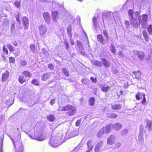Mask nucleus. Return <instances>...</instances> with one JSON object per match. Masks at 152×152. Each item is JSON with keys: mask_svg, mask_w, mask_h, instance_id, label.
Masks as SVG:
<instances>
[{"mask_svg": "<svg viewBox=\"0 0 152 152\" xmlns=\"http://www.w3.org/2000/svg\"><path fill=\"white\" fill-rule=\"evenodd\" d=\"M80 50V52L83 55H85L86 53L84 51V50L83 48V49H80L79 50Z\"/></svg>", "mask_w": 152, "mask_h": 152, "instance_id": "59", "label": "nucleus"}, {"mask_svg": "<svg viewBox=\"0 0 152 152\" xmlns=\"http://www.w3.org/2000/svg\"><path fill=\"white\" fill-rule=\"evenodd\" d=\"M121 105L120 104H117L113 105L111 106V108L113 110H118L121 109Z\"/></svg>", "mask_w": 152, "mask_h": 152, "instance_id": "21", "label": "nucleus"}, {"mask_svg": "<svg viewBox=\"0 0 152 152\" xmlns=\"http://www.w3.org/2000/svg\"><path fill=\"white\" fill-rule=\"evenodd\" d=\"M20 65L22 66H25L27 64V62L24 60H21L20 61Z\"/></svg>", "mask_w": 152, "mask_h": 152, "instance_id": "46", "label": "nucleus"}, {"mask_svg": "<svg viewBox=\"0 0 152 152\" xmlns=\"http://www.w3.org/2000/svg\"><path fill=\"white\" fill-rule=\"evenodd\" d=\"M14 4L15 5L16 7L18 8L20 6V4L18 2H16Z\"/></svg>", "mask_w": 152, "mask_h": 152, "instance_id": "64", "label": "nucleus"}, {"mask_svg": "<svg viewBox=\"0 0 152 152\" xmlns=\"http://www.w3.org/2000/svg\"><path fill=\"white\" fill-rule=\"evenodd\" d=\"M37 138L36 139V140L40 141H42L44 139V137H37Z\"/></svg>", "mask_w": 152, "mask_h": 152, "instance_id": "61", "label": "nucleus"}, {"mask_svg": "<svg viewBox=\"0 0 152 152\" xmlns=\"http://www.w3.org/2000/svg\"><path fill=\"white\" fill-rule=\"evenodd\" d=\"M66 106L64 107H61L59 106L58 108V110L61 111H66Z\"/></svg>", "mask_w": 152, "mask_h": 152, "instance_id": "38", "label": "nucleus"}, {"mask_svg": "<svg viewBox=\"0 0 152 152\" xmlns=\"http://www.w3.org/2000/svg\"><path fill=\"white\" fill-rule=\"evenodd\" d=\"M132 73L134 74L136 79H138L140 78L141 74L140 71L133 72Z\"/></svg>", "mask_w": 152, "mask_h": 152, "instance_id": "22", "label": "nucleus"}, {"mask_svg": "<svg viewBox=\"0 0 152 152\" xmlns=\"http://www.w3.org/2000/svg\"><path fill=\"white\" fill-rule=\"evenodd\" d=\"M87 146L88 150L86 152H90L92 150L93 148V145H92V140H89L87 142Z\"/></svg>", "mask_w": 152, "mask_h": 152, "instance_id": "15", "label": "nucleus"}, {"mask_svg": "<svg viewBox=\"0 0 152 152\" xmlns=\"http://www.w3.org/2000/svg\"><path fill=\"white\" fill-rule=\"evenodd\" d=\"M109 115L110 116L111 118H116L117 117V115L114 113H109Z\"/></svg>", "mask_w": 152, "mask_h": 152, "instance_id": "48", "label": "nucleus"}, {"mask_svg": "<svg viewBox=\"0 0 152 152\" xmlns=\"http://www.w3.org/2000/svg\"><path fill=\"white\" fill-rule=\"evenodd\" d=\"M9 60L10 62L12 63H14L15 62V59L14 58L12 57H10Z\"/></svg>", "mask_w": 152, "mask_h": 152, "instance_id": "49", "label": "nucleus"}, {"mask_svg": "<svg viewBox=\"0 0 152 152\" xmlns=\"http://www.w3.org/2000/svg\"><path fill=\"white\" fill-rule=\"evenodd\" d=\"M137 56L138 59L140 60H143L145 58V53L143 52L138 51L137 52Z\"/></svg>", "mask_w": 152, "mask_h": 152, "instance_id": "11", "label": "nucleus"}, {"mask_svg": "<svg viewBox=\"0 0 152 152\" xmlns=\"http://www.w3.org/2000/svg\"><path fill=\"white\" fill-rule=\"evenodd\" d=\"M142 94L140 93H138L136 95V98L137 100H140V96H142Z\"/></svg>", "mask_w": 152, "mask_h": 152, "instance_id": "44", "label": "nucleus"}, {"mask_svg": "<svg viewBox=\"0 0 152 152\" xmlns=\"http://www.w3.org/2000/svg\"><path fill=\"white\" fill-rule=\"evenodd\" d=\"M40 34L43 36L45 34L47 31V27L43 25H41L39 27Z\"/></svg>", "mask_w": 152, "mask_h": 152, "instance_id": "5", "label": "nucleus"}, {"mask_svg": "<svg viewBox=\"0 0 152 152\" xmlns=\"http://www.w3.org/2000/svg\"><path fill=\"white\" fill-rule=\"evenodd\" d=\"M81 120H78L76 122L75 125L77 126H79L81 123Z\"/></svg>", "mask_w": 152, "mask_h": 152, "instance_id": "57", "label": "nucleus"}, {"mask_svg": "<svg viewBox=\"0 0 152 152\" xmlns=\"http://www.w3.org/2000/svg\"><path fill=\"white\" fill-rule=\"evenodd\" d=\"M81 82L83 84H85L86 83V80L84 79H82L81 80Z\"/></svg>", "mask_w": 152, "mask_h": 152, "instance_id": "63", "label": "nucleus"}, {"mask_svg": "<svg viewBox=\"0 0 152 152\" xmlns=\"http://www.w3.org/2000/svg\"><path fill=\"white\" fill-rule=\"evenodd\" d=\"M61 137L58 134L56 136H52L51 137L50 142V145L53 147H56L61 145Z\"/></svg>", "mask_w": 152, "mask_h": 152, "instance_id": "2", "label": "nucleus"}, {"mask_svg": "<svg viewBox=\"0 0 152 152\" xmlns=\"http://www.w3.org/2000/svg\"><path fill=\"white\" fill-rule=\"evenodd\" d=\"M101 129L100 130V131L98 132L97 133V136L98 138H99L101 137L102 135L104 134V133L102 132H101Z\"/></svg>", "mask_w": 152, "mask_h": 152, "instance_id": "45", "label": "nucleus"}, {"mask_svg": "<svg viewBox=\"0 0 152 152\" xmlns=\"http://www.w3.org/2000/svg\"><path fill=\"white\" fill-rule=\"evenodd\" d=\"M47 119L50 121H53L55 119V116L53 115L50 114L47 116Z\"/></svg>", "mask_w": 152, "mask_h": 152, "instance_id": "24", "label": "nucleus"}, {"mask_svg": "<svg viewBox=\"0 0 152 152\" xmlns=\"http://www.w3.org/2000/svg\"><path fill=\"white\" fill-rule=\"evenodd\" d=\"M18 80L19 82L21 84H23L24 82L26 81V79L23 76H20L19 77Z\"/></svg>", "mask_w": 152, "mask_h": 152, "instance_id": "26", "label": "nucleus"}, {"mask_svg": "<svg viewBox=\"0 0 152 152\" xmlns=\"http://www.w3.org/2000/svg\"><path fill=\"white\" fill-rule=\"evenodd\" d=\"M48 67L51 70L54 69V66L52 64H49L48 65Z\"/></svg>", "mask_w": 152, "mask_h": 152, "instance_id": "53", "label": "nucleus"}, {"mask_svg": "<svg viewBox=\"0 0 152 152\" xmlns=\"http://www.w3.org/2000/svg\"><path fill=\"white\" fill-rule=\"evenodd\" d=\"M95 99L94 98L91 97L89 99V104L90 105L93 106L94 103Z\"/></svg>", "mask_w": 152, "mask_h": 152, "instance_id": "34", "label": "nucleus"}, {"mask_svg": "<svg viewBox=\"0 0 152 152\" xmlns=\"http://www.w3.org/2000/svg\"><path fill=\"white\" fill-rule=\"evenodd\" d=\"M22 20L23 23V25L25 27V29L28 28V18L26 17H23L22 18Z\"/></svg>", "mask_w": 152, "mask_h": 152, "instance_id": "17", "label": "nucleus"}, {"mask_svg": "<svg viewBox=\"0 0 152 152\" xmlns=\"http://www.w3.org/2000/svg\"><path fill=\"white\" fill-rule=\"evenodd\" d=\"M140 14L138 12H136L134 14V17H135L134 18H136L137 19L139 20V19Z\"/></svg>", "mask_w": 152, "mask_h": 152, "instance_id": "47", "label": "nucleus"}, {"mask_svg": "<svg viewBox=\"0 0 152 152\" xmlns=\"http://www.w3.org/2000/svg\"><path fill=\"white\" fill-rule=\"evenodd\" d=\"M139 140L141 141H143V133L140 132L138 136Z\"/></svg>", "mask_w": 152, "mask_h": 152, "instance_id": "36", "label": "nucleus"}, {"mask_svg": "<svg viewBox=\"0 0 152 152\" xmlns=\"http://www.w3.org/2000/svg\"><path fill=\"white\" fill-rule=\"evenodd\" d=\"M43 17L47 23H50V16L48 12H44L43 14Z\"/></svg>", "mask_w": 152, "mask_h": 152, "instance_id": "12", "label": "nucleus"}, {"mask_svg": "<svg viewBox=\"0 0 152 152\" xmlns=\"http://www.w3.org/2000/svg\"><path fill=\"white\" fill-rule=\"evenodd\" d=\"M20 15L18 13L17 15L15 16L16 20L17 22L19 23H20V21L19 19V18L20 17Z\"/></svg>", "mask_w": 152, "mask_h": 152, "instance_id": "41", "label": "nucleus"}, {"mask_svg": "<svg viewBox=\"0 0 152 152\" xmlns=\"http://www.w3.org/2000/svg\"><path fill=\"white\" fill-rule=\"evenodd\" d=\"M112 126L111 124L108 125L104 127H103L101 129V132H102L104 134H107L112 129Z\"/></svg>", "mask_w": 152, "mask_h": 152, "instance_id": "6", "label": "nucleus"}, {"mask_svg": "<svg viewBox=\"0 0 152 152\" xmlns=\"http://www.w3.org/2000/svg\"><path fill=\"white\" fill-rule=\"evenodd\" d=\"M128 130L127 129H125L124 130H122L121 132V134L122 135H125L128 132Z\"/></svg>", "mask_w": 152, "mask_h": 152, "instance_id": "51", "label": "nucleus"}, {"mask_svg": "<svg viewBox=\"0 0 152 152\" xmlns=\"http://www.w3.org/2000/svg\"><path fill=\"white\" fill-rule=\"evenodd\" d=\"M146 126L149 130L152 131V121H148L147 122Z\"/></svg>", "mask_w": 152, "mask_h": 152, "instance_id": "25", "label": "nucleus"}, {"mask_svg": "<svg viewBox=\"0 0 152 152\" xmlns=\"http://www.w3.org/2000/svg\"><path fill=\"white\" fill-rule=\"evenodd\" d=\"M118 54L121 57H122L124 56V55L121 51H119L118 52Z\"/></svg>", "mask_w": 152, "mask_h": 152, "instance_id": "62", "label": "nucleus"}, {"mask_svg": "<svg viewBox=\"0 0 152 152\" xmlns=\"http://www.w3.org/2000/svg\"><path fill=\"white\" fill-rule=\"evenodd\" d=\"M77 47L79 48V50L82 49H83V48L82 43L78 40L77 41Z\"/></svg>", "mask_w": 152, "mask_h": 152, "instance_id": "28", "label": "nucleus"}, {"mask_svg": "<svg viewBox=\"0 0 152 152\" xmlns=\"http://www.w3.org/2000/svg\"><path fill=\"white\" fill-rule=\"evenodd\" d=\"M58 12L57 11H55L54 12H52L53 20L55 23H57V18L58 17Z\"/></svg>", "mask_w": 152, "mask_h": 152, "instance_id": "19", "label": "nucleus"}, {"mask_svg": "<svg viewBox=\"0 0 152 152\" xmlns=\"http://www.w3.org/2000/svg\"><path fill=\"white\" fill-rule=\"evenodd\" d=\"M110 88V87L108 86L104 85V86L101 87L102 90L104 92L107 91Z\"/></svg>", "mask_w": 152, "mask_h": 152, "instance_id": "30", "label": "nucleus"}, {"mask_svg": "<svg viewBox=\"0 0 152 152\" xmlns=\"http://www.w3.org/2000/svg\"><path fill=\"white\" fill-rule=\"evenodd\" d=\"M90 79L92 81V82H94V83H96L97 80L96 78H94L92 77H90Z\"/></svg>", "mask_w": 152, "mask_h": 152, "instance_id": "56", "label": "nucleus"}, {"mask_svg": "<svg viewBox=\"0 0 152 152\" xmlns=\"http://www.w3.org/2000/svg\"><path fill=\"white\" fill-rule=\"evenodd\" d=\"M101 62L102 64H103V65L106 68H109L111 65L110 62L107 59L104 58H102Z\"/></svg>", "mask_w": 152, "mask_h": 152, "instance_id": "14", "label": "nucleus"}, {"mask_svg": "<svg viewBox=\"0 0 152 152\" xmlns=\"http://www.w3.org/2000/svg\"><path fill=\"white\" fill-rule=\"evenodd\" d=\"M130 21L131 25L134 28H137L140 25V22H138V19L136 18H133L132 19H130Z\"/></svg>", "mask_w": 152, "mask_h": 152, "instance_id": "4", "label": "nucleus"}, {"mask_svg": "<svg viewBox=\"0 0 152 152\" xmlns=\"http://www.w3.org/2000/svg\"><path fill=\"white\" fill-rule=\"evenodd\" d=\"M31 83L36 85H38V83L37 80L34 79L31 81Z\"/></svg>", "mask_w": 152, "mask_h": 152, "instance_id": "52", "label": "nucleus"}, {"mask_svg": "<svg viewBox=\"0 0 152 152\" xmlns=\"http://www.w3.org/2000/svg\"><path fill=\"white\" fill-rule=\"evenodd\" d=\"M2 142L3 140H1V142L0 143V152H2Z\"/></svg>", "mask_w": 152, "mask_h": 152, "instance_id": "60", "label": "nucleus"}, {"mask_svg": "<svg viewBox=\"0 0 152 152\" xmlns=\"http://www.w3.org/2000/svg\"><path fill=\"white\" fill-rule=\"evenodd\" d=\"M96 20L97 18L96 17H94L93 18V24L96 28L98 26L97 23L96 22Z\"/></svg>", "mask_w": 152, "mask_h": 152, "instance_id": "37", "label": "nucleus"}, {"mask_svg": "<svg viewBox=\"0 0 152 152\" xmlns=\"http://www.w3.org/2000/svg\"><path fill=\"white\" fill-rule=\"evenodd\" d=\"M9 76V72L7 71H6L2 75V80L3 82L6 81Z\"/></svg>", "mask_w": 152, "mask_h": 152, "instance_id": "10", "label": "nucleus"}, {"mask_svg": "<svg viewBox=\"0 0 152 152\" xmlns=\"http://www.w3.org/2000/svg\"><path fill=\"white\" fill-rule=\"evenodd\" d=\"M66 111H68L67 113L68 115H72L76 113V109L74 106L67 105L66 106Z\"/></svg>", "mask_w": 152, "mask_h": 152, "instance_id": "3", "label": "nucleus"}, {"mask_svg": "<svg viewBox=\"0 0 152 152\" xmlns=\"http://www.w3.org/2000/svg\"><path fill=\"white\" fill-rule=\"evenodd\" d=\"M103 145V141L99 142L96 145L95 148V152H99L102 149Z\"/></svg>", "mask_w": 152, "mask_h": 152, "instance_id": "8", "label": "nucleus"}, {"mask_svg": "<svg viewBox=\"0 0 152 152\" xmlns=\"http://www.w3.org/2000/svg\"><path fill=\"white\" fill-rule=\"evenodd\" d=\"M64 44L66 46V48L67 50H68L69 48V44L66 41H65L64 42Z\"/></svg>", "mask_w": 152, "mask_h": 152, "instance_id": "50", "label": "nucleus"}, {"mask_svg": "<svg viewBox=\"0 0 152 152\" xmlns=\"http://www.w3.org/2000/svg\"><path fill=\"white\" fill-rule=\"evenodd\" d=\"M78 133L77 130L74 131L72 132L71 133V135L72 137H74L78 135Z\"/></svg>", "mask_w": 152, "mask_h": 152, "instance_id": "32", "label": "nucleus"}, {"mask_svg": "<svg viewBox=\"0 0 152 152\" xmlns=\"http://www.w3.org/2000/svg\"><path fill=\"white\" fill-rule=\"evenodd\" d=\"M128 13L129 15V18L130 20V19H132L133 18V11L132 10H130L128 12Z\"/></svg>", "mask_w": 152, "mask_h": 152, "instance_id": "29", "label": "nucleus"}, {"mask_svg": "<svg viewBox=\"0 0 152 152\" xmlns=\"http://www.w3.org/2000/svg\"><path fill=\"white\" fill-rule=\"evenodd\" d=\"M103 33L104 36L105 37L107 41L109 40V36L108 35L107 32L105 30L103 31Z\"/></svg>", "mask_w": 152, "mask_h": 152, "instance_id": "39", "label": "nucleus"}, {"mask_svg": "<svg viewBox=\"0 0 152 152\" xmlns=\"http://www.w3.org/2000/svg\"><path fill=\"white\" fill-rule=\"evenodd\" d=\"M92 64L96 66L101 67L102 66V62L98 60H94L91 61Z\"/></svg>", "mask_w": 152, "mask_h": 152, "instance_id": "18", "label": "nucleus"}, {"mask_svg": "<svg viewBox=\"0 0 152 152\" xmlns=\"http://www.w3.org/2000/svg\"><path fill=\"white\" fill-rule=\"evenodd\" d=\"M3 50L4 53L5 52L6 53V54L7 55L8 54V50H7V49L5 48L4 46H3Z\"/></svg>", "mask_w": 152, "mask_h": 152, "instance_id": "54", "label": "nucleus"}, {"mask_svg": "<svg viewBox=\"0 0 152 152\" xmlns=\"http://www.w3.org/2000/svg\"><path fill=\"white\" fill-rule=\"evenodd\" d=\"M111 125L112 126V129L113 128L114 130L116 131H118L122 126V124L120 123H116L114 124H111Z\"/></svg>", "mask_w": 152, "mask_h": 152, "instance_id": "13", "label": "nucleus"}, {"mask_svg": "<svg viewBox=\"0 0 152 152\" xmlns=\"http://www.w3.org/2000/svg\"><path fill=\"white\" fill-rule=\"evenodd\" d=\"M142 95L143 96V99L142 101V104H145V103L146 102V99L145 96V94L144 93L142 94Z\"/></svg>", "mask_w": 152, "mask_h": 152, "instance_id": "43", "label": "nucleus"}, {"mask_svg": "<svg viewBox=\"0 0 152 152\" xmlns=\"http://www.w3.org/2000/svg\"><path fill=\"white\" fill-rule=\"evenodd\" d=\"M115 141V137L113 135L110 136L108 138L107 143L109 145L113 144Z\"/></svg>", "mask_w": 152, "mask_h": 152, "instance_id": "7", "label": "nucleus"}, {"mask_svg": "<svg viewBox=\"0 0 152 152\" xmlns=\"http://www.w3.org/2000/svg\"><path fill=\"white\" fill-rule=\"evenodd\" d=\"M62 71L65 75L66 76L68 77L69 75V74L66 69L65 68H61Z\"/></svg>", "mask_w": 152, "mask_h": 152, "instance_id": "31", "label": "nucleus"}, {"mask_svg": "<svg viewBox=\"0 0 152 152\" xmlns=\"http://www.w3.org/2000/svg\"><path fill=\"white\" fill-rule=\"evenodd\" d=\"M148 16L146 14L143 15L139 19V22L141 23L142 24H145L147 22Z\"/></svg>", "mask_w": 152, "mask_h": 152, "instance_id": "9", "label": "nucleus"}, {"mask_svg": "<svg viewBox=\"0 0 152 152\" xmlns=\"http://www.w3.org/2000/svg\"><path fill=\"white\" fill-rule=\"evenodd\" d=\"M7 47L8 48L10 51L12 52L15 50L14 48L10 44H7Z\"/></svg>", "mask_w": 152, "mask_h": 152, "instance_id": "33", "label": "nucleus"}, {"mask_svg": "<svg viewBox=\"0 0 152 152\" xmlns=\"http://www.w3.org/2000/svg\"><path fill=\"white\" fill-rule=\"evenodd\" d=\"M51 76V73H45L42 75L41 80L42 81H46L47 79L50 78Z\"/></svg>", "mask_w": 152, "mask_h": 152, "instance_id": "16", "label": "nucleus"}, {"mask_svg": "<svg viewBox=\"0 0 152 152\" xmlns=\"http://www.w3.org/2000/svg\"><path fill=\"white\" fill-rule=\"evenodd\" d=\"M125 24L127 28H128L130 27V23L128 21L125 20Z\"/></svg>", "mask_w": 152, "mask_h": 152, "instance_id": "55", "label": "nucleus"}, {"mask_svg": "<svg viewBox=\"0 0 152 152\" xmlns=\"http://www.w3.org/2000/svg\"><path fill=\"white\" fill-rule=\"evenodd\" d=\"M97 38L98 40L103 45L105 44L104 39H103L102 36L101 35H98L97 36Z\"/></svg>", "mask_w": 152, "mask_h": 152, "instance_id": "20", "label": "nucleus"}, {"mask_svg": "<svg viewBox=\"0 0 152 152\" xmlns=\"http://www.w3.org/2000/svg\"><path fill=\"white\" fill-rule=\"evenodd\" d=\"M5 116L3 115H0V122L4 120Z\"/></svg>", "mask_w": 152, "mask_h": 152, "instance_id": "58", "label": "nucleus"}, {"mask_svg": "<svg viewBox=\"0 0 152 152\" xmlns=\"http://www.w3.org/2000/svg\"><path fill=\"white\" fill-rule=\"evenodd\" d=\"M147 30L150 34H152V25H150L147 27Z\"/></svg>", "mask_w": 152, "mask_h": 152, "instance_id": "35", "label": "nucleus"}, {"mask_svg": "<svg viewBox=\"0 0 152 152\" xmlns=\"http://www.w3.org/2000/svg\"><path fill=\"white\" fill-rule=\"evenodd\" d=\"M20 137L18 135L14 139L11 138L16 149V152H23V145L20 141Z\"/></svg>", "mask_w": 152, "mask_h": 152, "instance_id": "1", "label": "nucleus"}, {"mask_svg": "<svg viewBox=\"0 0 152 152\" xmlns=\"http://www.w3.org/2000/svg\"><path fill=\"white\" fill-rule=\"evenodd\" d=\"M110 50L113 53L115 54L116 52L115 50V48L114 45H111L110 48Z\"/></svg>", "mask_w": 152, "mask_h": 152, "instance_id": "40", "label": "nucleus"}, {"mask_svg": "<svg viewBox=\"0 0 152 152\" xmlns=\"http://www.w3.org/2000/svg\"><path fill=\"white\" fill-rule=\"evenodd\" d=\"M22 74L25 76V77H29L31 76V74L28 71H23Z\"/></svg>", "mask_w": 152, "mask_h": 152, "instance_id": "27", "label": "nucleus"}, {"mask_svg": "<svg viewBox=\"0 0 152 152\" xmlns=\"http://www.w3.org/2000/svg\"><path fill=\"white\" fill-rule=\"evenodd\" d=\"M30 48L31 51L34 53L35 50V46L34 45L31 44L30 45Z\"/></svg>", "mask_w": 152, "mask_h": 152, "instance_id": "42", "label": "nucleus"}, {"mask_svg": "<svg viewBox=\"0 0 152 152\" xmlns=\"http://www.w3.org/2000/svg\"><path fill=\"white\" fill-rule=\"evenodd\" d=\"M67 32L68 36L70 38H72V35L71 34V31H72V28L71 25H69L67 28Z\"/></svg>", "mask_w": 152, "mask_h": 152, "instance_id": "23", "label": "nucleus"}]
</instances>
